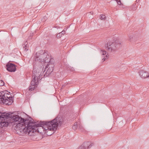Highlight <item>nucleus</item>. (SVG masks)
<instances>
[{
    "instance_id": "f257e3e1",
    "label": "nucleus",
    "mask_w": 149,
    "mask_h": 149,
    "mask_svg": "<svg viewBox=\"0 0 149 149\" xmlns=\"http://www.w3.org/2000/svg\"><path fill=\"white\" fill-rule=\"evenodd\" d=\"M27 119L28 120L23 123V125L19 127V136H24L27 134L29 136H33L34 132L36 131L41 133L38 129H36L39 127L47 126L48 128L53 130L56 129L57 127V122L54 121L56 118L50 121H40L38 123L36 124L32 119L30 120L28 118Z\"/></svg>"
},
{
    "instance_id": "f03ea898",
    "label": "nucleus",
    "mask_w": 149,
    "mask_h": 149,
    "mask_svg": "<svg viewBox=\"0 0 149 149\" xmlns=\"http://www.w3.org/2000/svg\"><path fill=\"white\" fill-rule=\"evenodd\" d=\"M18 111L5 114L0 112V127H6L11 124L16 131L19 130Z\"/></svg>"
},
{
    "instance_id": "7ed1b4c3",
    "label": "nucleus",
    "mask_w": 149,
    "mask_h": 149,
    "mask_svg": "<svg viewBox=\"0 0 149 149\" xmlns=\"http://www.w3.org/2000/svg\"><path fill=\"white\" fill-rule=\"evenodd\" d=\"M35 60V62H38L42 64H43V65H45L46 63L48 62L54 63V59L51 58L46 50H41L37 52Z\"/></svg>"
},
{
    "instance_id": "20e7f679",
    "label": "nucleus",
    "mask_w": 149,
    "mask_h": 149,
    "mask_svg": "<svg viewBox=\"0 0 149 149\" xmlns=\"http://www.w3.org/2000/svg\"><path fill=\"white\" fill-rule=\"evenodd\" d=\"M13 102V97L11 96L10 92L4 91L0 93V104L9 105Z\"/></svg>"
},
{
    "instance_id": "39448f33",
    "label": "nucleus",
    "mask_w": 149,
    "mask_h": 149,
    "mask_svg": "<svg viewBox=\"0 0 149 149\" xmlns=\"http://www.w3.org/2000/svg\"><path fill=\"white\" fill-rule=\"evenodd\" d=\"M122 46V42L117 40L115 42H109L105 45L107 50L109 52L115 51Z\"/></svg>"
},
{
    "instance_id": "423d86ee",
    "label": "nucleus",
    "mask_w": 149,
    "mask_h": 149,
    "mask_svg": "<svg viewBox=\"0 0 149 149\" xmlns=\"http://www.w3.org/2000/svg\"><path fill=\"white\" fill-rule=\"evenodd\" d=\"M55 120H54L55 122H56V125L57 127H56V129H54V130H53L52 129H50L49 128H48V127L47 126H45L42 127H37V128H36V129H38L41 132V133H40V132H39L37 131L35 132H38L39 133H42V131H45L46 130V129L44 127H46L47 128V129L49 130H56L58 128V126H61V125L63 121V119H62V118L60 116L59 117L58 116L56 117L54 119H56Z\"/></svg>"
},
{
    "instance_id": "0eeeda50",
    "label": "nucleus",
    "mask_w": 149,
    "mask_h": 149,
    "mask_svg": "<svg viewBox=\"0 0 149 149\" xmlns=\"http://www.w3.org/2000/svg\"><path fill=\"white\" fill-rule=\"evenodd\" d=\"M41 75H38V76H35L33 77V79L31 81L30 84L31 86L29 87V90L30 91H31L35 89L37 87L39 81L41 79H40V76Z\"/></svg>"
},
{
    "instance_id": "6e6552de",
    "label": "nucleus",
    "mask_w": 149,
    "mask_h": 149,
    "mask_svg": "<svg viewBox=\"0 0 149 149\" xmlns=\"http://www.w3.org/2000/svg\"><path fill=\"white\" fill-rule=\"evenodd\" d=\"M22 111V109L19 108V127L23 125V123L28 120L27 114Z\"/></svg>"
},
{
    "instance_id": "1a4fd4ad",
    "label": "nucleus",
    "mask_w": 149,
    "mask_h": 149,
    "mask_svg": "<svg viewBox=\"0 0 149 149\" xmlns=\"http://www.w3.org/2000/svg\"><path fill=\"white\" fill-rule=\"evenodd\" d=\"M6 68V70L10 72H14L16 70L15 65L9 62L7 63Z\"/></svg>"
},
{
    "instance_id": "9d476101",
    "label": "nucleus",
    "mask_w": 149,
    "mask_h": 149,
    "mask_svg": "<svg viewBox=\"0 0 149 149\" xmlns=\"http://www.w3.org/2000/svg\"><path fill=\"white\" fill-rule=\"evenodd\" d=\"M51 63L52 64H50V65H51V67L49 66V67H48L47 68V69H46V70H47V72L46 73L44 74V76L45 77H46L49 76V75L51 74V73L53 71V68L54 66V63H52L51 62H49V63Z\"/></svg>"
},
{
    "instance_id": "9b49d317",
    "label": "nucleus",
    "mask_w": 149,
    "mask_h": 149,
    "mask_svg": "<svg viewBox=\"0 0 149 149\" xmlns=\"http://www.w3.org/2000/svg\"><path fill=\"white\" fill-rule=\"evenodd\" d=\"M94 145L93 143L90 144L89 142H84L77 149H88Z\"/></svg>"
},
{
    "instance_id": "f8f14e48",
    "label": "nucleus",
    "mask_w": 149,
    "mask_h": 149,
    "mask_svg": "<svg viewBox=\"0 0 149 149\" xmlns=\"http://www.w3.org/2000/svg\"><path fill=\"white\" fill-rule=\"evenodd\" d=\"M42 65L40 66L38 68H37L36 65H35L33 66V69H36V70H35V76H38V75H41V73L42 72L43 70V69L44 68V67H42Z\"/></svg>"
},
{
    "instance_id": "ddd939ff",
    "label": "nucleus",
    "mask_w": 149,
    "mask_h": 149,
    "mask_svg": "<svg viewBox=\"0 0 149 149\" xmlns=\"http://www.w3.org/2000/svg\"><path fill=\"white\" fill-rule=\"evenodd\" d=\"M139 73L140 76L142 78L145 79L149 77V74L147 71L143 70H139Z\"/></svg>"
},
{
    "instance_id": "4468645a",
    "label": "nucleus",
    "mask_w": 149,
    "mask_h": 149,
    "mask_svg": "<svg viewBox=\"0 0 149 149\" xmlns=\"http://www.w3.org/2000/svg\"><path fill=\"white\" fill-rule=\"evenodd\" d=\"M56 130H49L46 129V131L45 132V134H46L47 136H51L52 134H54Z\"/></svg>"
},
{
    "instance_id": "2eb2a0df",
    "label": "nucleus",
    "mask_w": 149,
    "mask_h": 149,
    "mask_svg": "<svg viewBox=\"0 0 149 149\" xmlns=\"http://www.w3.org/2000/svg\"><path fill=\"white\" fill-rule=\"evenodd\" d=\"M27 42L26 41L24 42L23 45V47L24 48V50L27 51L28 50V47L27 45Z\"/></svg>"
},
{
    "instance_id": "dca6fc26",
    "label": "nucleus",
    "mask_w": 149,
    "mask_h": 149,
    "mask_svg": "<svg viewBox=\"0 0 149 149\" xmlns=\"http://www.w3.org/2000/svg\"><path fill=\"white\" fill-rule=\"evenodd\" d=\"M78 129L81 132L85 133V132H86V131L84 128L81 125H78Z\"/></svg>"
},
{
    "instance_id": "f3484780",
    "label": "nucleus",
    "mask_w": 149,
    "mask_h": 149,
    "mask_svg": "<svg viewBox=\"0 0 149 149\" xmlns=\"http://www.w3.org/2000/svg\"><path fill=\"white\" fill-rule=\"evenodd\" d=\"M100 19L101 20H105L106 19V17L104 15H101L100 16Z\"/></svg>"
},
{
    "instance_id": "a211bd4d",
    "label": "nucleus",
    "mask_w": 149,
    "mask_h": 149,
    "mask_svg": "<svg viewBox=\"0 0 149 149\" xmlns=\"http://www.w3.org/2000/svg\"><path fill=\"white\" fill-rule=\"evenodd\" d=\"M49 62H48L47 63H47L46 65L45 66V70H46V69H47V68L50 66L51 67V65H50V64H52L51 63H49Z\"/></svg>"
},
{
    "instance_id": "6ab92c4d",
    "label": "nucleus",
    "mask_w": 149,
    "mask_h": 149,
    "mask_svg": "<svg viewBox=\"0 0 149 149\" xmlns=\"http://www.w3.org/2000/svg\"><path fill=\"white\" fill-rule=\"evenodd\" d=\"M55 41V38H52V39L51 40V39H50L48 40V42L49 43H52L53 42H54Z\"/></svg>"
},
{
    "instance_id": "aec40b11",
    "label": "nucleus",
    "mask_w": 149,
    "mask_h": 149,
    "mask_svg": "<svg viewBox=\"0 0 149 149\" xmlns=\"http://www.w3.org/2000/svg\"><path fill=\"white\" fill-rule=\"evenodd\" d=\"M78 125H74L72 127V129L74 130H75L77 129V128H78Z\"/></svg>"
},
{
    "instance_id": "412c9836",
    "label": "nucleus",
    "mask_w": 149,
    "mask_h": 149,
    "mask_svg": "<svg viewBox=\"0 0 149 149\" xmlns=\"http://www.w3.org/2000/svg\"><path fill=\"white\" fill-rule=\"evenodd\" d=\"M47 19V17L46 16H44L43 18H42V22H44L46 21Z\"/></svg>"
},
{
    "instance_id": "4be33fe9",
    "label": "nucleus",
    "mask_w": 149,
    "mask_h": 149,
    "mask_svg": "<svg viewBox=\"0 0 149 149\" xmlns=\"http://www.w3.org/2000/svg\"><path fill=\"white\" fill-rule=\"evenodd\" d=\"M62 36V35L61 33H59L57 35L56 37L59 38L61 37Z\"/></svg>"
},
{
    "instance_id": "5701e85b",
    "label": "nucleus",
    "mask_w": 149,
    "mask_h": 149,
    "mask_svg": "<svg viewBox=\"0 0 149 149\" xmlns=\"http://www.w3.org/2000/svg\"><path fill=\"white\" fill-rule=\"evenodd\" d=\"M101 52H102V55L104 56L106 54L107 52L105 50H101Z\"/></svg>"
},
{
    "instance_id": "b1692460",
    "label": "nucleus",
    "mask_w": 149,
    "mask_h": 149,
    "mask_svg": "<svg viewBox=\"0 0 149 149\" xmlns=\"http://www.w3.org/2000/svg\"><path fill=\"white\" fill-rule=\"evenodd\" d=\"M4 84V83L2 80H0V86H2Z\"/></svg>"
},
{
    "instance_id": "393cba45",
    "label": "nucleus",
    "mask_w": 149,
    "mask_h": 149,
    "mask_svg": "<svg viewBox=\"0 0 149 149\" xmlns=\"http://www.w3.org/2000/svg\"><path fill=\"white\" fill-rule=\"evenodd\" d=\"M65 31L64 30H63L60 33H61V34L62 35H63L65 33Z\"/></svg>"
},
{
    "instance_id": "a878e982",
    "label": "nucleus",
    "mask_w": 149,
    "mask_h": 149,
    "mask_svg": "<svg viewBox=\"0 0 149 149\" xmlns=\"http://www.w3.org/2000/svg\"><path fill=\"white\" fill-rule=\"evenodd\" d=\"M27 118H29V119H32L33 120V119L30 116H29L27 114Z\"/></svg>"
},
{
    "instance_id": "bb28decb",
    "label": "nucleus",
    "mask_w": 149,
    "mask_h": 149,
    "mask_svg": "<svg viewBox=\"0 0 149 149\" xmlns=\"http://www.w3.org/2000/svg\"><path fill=\"white\" fill-rule=\"evenodd\" d=\"M67 85V84H65L63 85L62 86V88H63L64 87H65Z\"/></svg>"
},
{
    "instance_id": "cd10ccee",
    "label": "nucleus",
    "mask_w": 149,
    "mask_h": 149,
    "mask_svg": "<svg viewBox=\"0 0 149 149\" xmlns=\"http://www.w3.org/2000/svg\"><path fill=\"white\" fill-rule=\"evenodd\" d=\"M106 58H104V57L102 59V60H103V61H104L105 60H106V58H107V56L106 55Z\"/></svg>"
},
{
    "instance_id": "c85d7f7f",
    "label": "nucleus",
    "mask_w": 149,
    "mask_h": 149,
    "mask_svg": "<svg viewBox=\"0 0 149 149\" xmlns=\"http://www.w3.org/2000/svg\"><path fill=\"white\" fill-rule=\"evenodd\" d=\"M30 36L32 37L33 36V33H30Z\"/></svg>"
},
{
    "instance_id": "c756f323",
    "label": "nucleus",
    "mask_w": 149,
    "mask_h": 149,
    "mask_svg": "<svg viewBox=\"0 0 149 149\" xmlns=\"http://www.w3.org/2000/svg\"><path fill=\"white\" fill-rule=\"evenodd\" d=\"M29 39H32V37H31V36H29Z\"/></svg>"
},
{
    "instance_id": "7c9ffc66",
    "label": "nucleus",
    "mask_w": 149,
    "mask_h": 149,
    "mask_svg": "<svg viewBox=\"0 0 149 149\" xmlns=\"http://www.w3.org/2000/svg\"><path fill=\"white\" fill-rule=\"evenodd\" d=\"M74 125H78L77 123V122L75 123Z\"/></svg>"
},
{
    "instance_id": "2f4dec72",
    "label": "nucleus",
    "mask_w": 149,
    "mask_h": 149,
    "mask_svg": "<svg viewBox=\"0 0 149 149\" xmlns=\"http://www.w3.org/2000/svg\"><path fill=\"white\" fill-rule=\"evenodd\" d=\"M119 1H120V0H119Z\"/></svg>"
},
{
    "instance_id": "473e14b6",
    "label": "nucleus",
    "mask_w": 149,
    "mask_h": 149,
    "mask_svg": "<svg viewBox=\"0 0 149 149\" xmlns=\"http://www.w3.org/2000/svg\"><path fill=\"white\" fill-rule=\"evenodd\" d=\"M19 149H20V148H19Z\"/></svg>"
}]
</instances>
